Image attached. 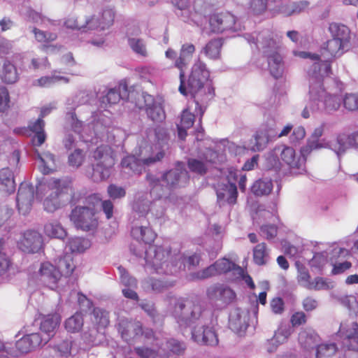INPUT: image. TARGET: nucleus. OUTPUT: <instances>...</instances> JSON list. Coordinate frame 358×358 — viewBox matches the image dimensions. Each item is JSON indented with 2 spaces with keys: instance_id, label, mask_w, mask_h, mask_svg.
<instances>
[{
  "instance_id": "1",
  "label": "nucleus",
  "mask_w": 358,
  "mask_h": 358,
  "mask_svg": "<svg viewBox=\"0 0 358 358\" xmlns=\"http://www.w3.org/2000/svg\"><path fill=\"white\" fill-rule=\"evenodd\" d=\"M210 71L206 64L198 59L192 66L188 76L186 89L196 104V110L199 112L200 121L205 113L206 105L215 96V89L211 83H207Z\"/></svg>"
},
{
  "instance_id": "2",
  "label": "nucleus",
  "mask_w": 358,
  "mask_h": 358,
  "mask_svg": "<svg viewBox=\"0 0 358 358\" xmlns=\"http://www.w3.org/2000/svg\"><path fill=\"white\" fill-rule=\"evenodd\" d=\"M45 185L51 193L45 199L43 206L46 211L54 212L60 208L64 201H71L75 191L70 179H57L52 178Z\"/></svg>"
},
{
  "instance_id": "3",
  "label": "nucleus",
  "mask_w": 358,
  "mask_h": 358,
  "mask_svg": "<svg viewBox=\"0 0 358 358\" xmlns=\"http://www.w3.org/2000/svg\"><path fill=\"white\" fill-rule=\"evenodd\" d=\"M172 301L171 315L180 325L189 326L200 318L203 309L198 300L180 297L171 299L170 303H172Z\"/></svg>"
},
{
  "instance_id": "4",
  "label": "nucleus",
  "mask_w": 358,
  "mask_h": 358,
  "mask_svg": "<svg viewBox=\"0 0 358 358\" xmlns=\"http://www.w3.org/2000/svg\"><path fill=\"white\" fill-rule=\"evenodd\" d=\"M92 157L96 162L93 166L92 177L100 180L108 178L110 175V169L115 162L114 150L108 145H101L93 152Z\"/></svg>"
},
{
  "instance_id": "5",
  "label": "nucleus",
  "mask_w": 358,
  "mask_h": 358,
  "mask_svg": "<svg viewBox=\"0 0 358 358\" xmlns=\"http://www.w3.org/2000/svg\"><path fill=\"white\" fill-rule=\"evenodd\" d=\"M70 220L76 228L84 231L95 230L99 224L98 218L96 217V210L92 206H77L72 209L69 215Z\"/></svg>"
},
{
  "instance_id": "6",
  "label": "nucleus",
  "mask_w": 358,
  "mask_h": 358,
  "mask_svg": "<svg viewBox=\"0 0 358 358\" xmlns=\"http://www.w3.org/2000/svg\"><path fill=\"white\" fill-rule=\"evenodd\" d=\"M257 41L262 45L264 53L268 59L271 73L275 78L280 77L282 73V58L276 51L275 41L271 37L266 38L262 34H259Z\"/></svg>"
},
{
  "instance_id": "7",
  "label": "nucleus",
  "mask_w": 358,
  "mask_h": 358,
  "mask_svg": "<svg viewBox=\"0 0 358 358\" xmlns=\"http://www.w3.org/2000/svg\"><path fill=\"white\" fill-rule=\"evenodd\" d=\"M310 94L312 102L322 101L324 110L327 113L337 110L341 106V98L337 95L327 94L323 87L316 88L313 84L310 85Z\"/></svg>"
},
{
  "instance_id": "8",
  "label": "nucleus",
  "mask_w": 358,
  "mask_h": 358,
  "mask_svg": "<svg viewBox=\"0 0 358 358\" xmlns=\"http://www.w3.org/2000/svg\"><path fill=\"white\" fill-rule=\"evenodd\" d=\"M278 146L281 160L288 166L291 172L300 173L305 170L304 160L296 155L294 148L284 145Z\"/></svg>"
},
{
  "instance_id": "9",
  "label": "nucleus",
  "mask_w": 358,
  "mask_h": 358,
  "mask_svg": "<svg viewBox=\"0 0 358 358\" xmlns=\"http://www.w3.org/2000/svg\"><path fill=\"white\" fill-rule=\"evenodd\" d=\"M38 273L40 280L45 286L53 290L58 287V283L62 278V273L57 269V266L48 262H43L41 264Z\"/></svg>"
},
{
  "instance_id": "10",
  "label": "nucleus",
  "mask_w": 358,
  "mask_h": 358,
  "mask_svg": "<svg viewBox=\"0 0 358 358\" xmlns=\"http://www.w3.org/2000/svg\"><path fill=\"white\" fill-rule=\"evenodd\" d=\"M34 198V186L27 182H22L17 194V206L20 213L26 215L31 210Z\"/></svg>"
},
{
  "instance_id": "11",
  "label": "nucleus",
  "mask_w": 358,
  "mask_h": 358,
  "mask_svg": "<svg viewBox=\"0 0 358 358\" xmlns=\"http://www.w3.org/2000/svg\"><path fill=\"white\" fill-rule=\"evenodd\" d=\"M117 328L122 338L127 342H129L143 334V327L140 322L126 317L118 319Z\"/></svg>"
},
{
  "instance_id": "12",
  "label": "nucleus",
  "mask_w": 358,
  "mask_h": 358,
  "mask_svg": "<svg viewBox=\"0 0 358 358\" xmlns=\"http://www.w3.org/2000/svg\"><path fill=\"white\" fill-rule=\"evenodd\" d=\"M217 201L220 206L237 203L238 189L234 182L222 183L216 189Z\"/></svg>"
},
{
  "instance_id": "13",
  "label": "nucleus",
  "mask_w": 358,
  "mask_h": 358,
  "mask_svg": "<svg viewBox=\"0 0 358 358\" xmlns=\"http://www.w3.org/2000/svg\"><path fill=\"white\" fill-rule=\"evenodd\" d=\"M339 333L343 339V345L349 350H358V324L341 323Z\"/></svg>"
},
{
  "instance_id": "14",
  "label": "nucleus",
  "mask_w": 358,
  "mask_h": 358,
  "mask_svg": "<svg viewBox=\"0 0 358 358\" xmlns=\"http://www.w3.org/2000/svg\"><path fill=\"white\" fill-rule=\"evenodd\" d=\"M165 155L163 150L159 151L154 156H150L144 158L142 160L136 159L134 156H127L124 157L121 162V165L123 168H127L132 171L140 173L142 171L141 164L146 166L155 164L157 162L161 161Z\"/></svg>"
},
{
  "instance_id": "15",
  "label": "nucleus",
  "mask_w": 358,
  "mask_h": 358,
  "mask_svg": "<svg viewBox=\"0 0 358 358\" xmlns=\"http://www.w3.org/2000/svg\"><path fill=\"white\" fill-rule=\"evenodd\" d=\"M43 245L42 236L34 230L26 231L18 243L19 248L24 252H38Z\"/></svg>"
},
{
  "instance_id": "16",
  "label": "nucleus",
  "mask_w": 358,
  "mask_h": 358,
  "mask_svg": "<svg viewBox=\"0 0 358 358\" xmlns=\"http://www.w3.org/2000/svg\"><path fill=\"white\" fill-rule=\"evenodd\" d=\"M235 22V16L229 12L215 13L209 20L210 30L215 33H222L233 29Z\"/></svg>"
},
{
  "instance_id": "17",
  "label": "nucleus",
  "mask_w": 358,
  "mask_h": 358,
  "mask_svg": "<svg viewBox=\"0 0 358 358\" xmlns=\"http://www.w3.org/2000/svg\"><path fill=\"white\" fill-rule=\"evenodd\" d=\"M189 176L185 170L171 169L166 172L162 178L168 189L185 186L189 181Z\"/></svg>"
},
{
  "instance_id": "18",
  "label": "nucleus",
  "mask_w": 358,
  "mask_h": 358,
  "mask_svg": "<svg viewBox=\"0 0 358 358\" xmlns=\"http://www.w3.org/2000/svg\"><path fill=\"white\" fill-rule=\"evenodd\" d=\"M47 113V109L42 110L38 118L31 122L28 125L29 131L34 134L31 138V142L34 146H41L46 140V134L44 129L45 122L43 119Z\"/></svg>"
},
{
  "instance_id": "19",
  "label": "nucleus",
  "mask_w": 358,
  "mask_h": 358,
  "mask_svg": "<svg viewBox=\"0 0 358 358\" xmlns=\"http://www.w3.org/2000/svg\"><path fill=\"white\" fill-rule=\"evenodd\" d=\"M192 337L197 343L210 346H216L219 342L215 331L213 327H209L194 328Z\"/></svg>"
},
{
  "instance_id": "20",
  "label": "nucleus",
  "mask_w": 358,
  "mask_h": 358,
  "mask_svg": "<svg viewBox=\"0 0 358 358\" xmlns=\"http://www.w3.org/2000/svg\"><path fill=\"white\" fill-rule=\"evenodd\" d=\"M332 60L325 59V60L315 63L313 65V72L310 75V85L313 84L316 88L323 87V78L329 76L331 74V63Z\"/></svg>"
},
{
  "instance_id": "21",
  "label": "nucleus",
  "mask_w": 358,
  "mask_h": 358,
  "mask_svg": "<svg viewBox=\"0 0 358 358\" xmlns=\"http://www.w3.org/2000/svg\"><path fill=\"white\" fill-rule=\"evenodd\" d=\"M43 337L39 333H33L22 337L16 341L15 348L19 353H28L39 346L44 345Z\"/></svg>"
},
{
  "instance_id": "22",
  "label": "nucleus",
  "mask_w": 358,
  "mask_h": 358,
  "mask_svg": "<svg viewBox=\"0 0 358 358\" xmlns=\"http://www.w3.org/2000/svg\"><path fill=\"white\" fill-rule=\"evenodd\" d=\"M61 322V317L57 313L49 314L43 317L41 325V331L45 334L43 337V343L46 344L55 334L56 329L59 327Z\"/></svg>"
},
{
  "instance_id": "23",
  "label": "nucleus",
  "mask_w": 358,
  "mask_h": 358,
  "mask_svg": "<svg viewBox=\"0 0 358 358\" xmlns=\"http://www.w3.org/2000/svg\"><path fill=\"white\" fill-rule=\"evenodd\" d=\"M19 79L17 66L13 61L4 58L0 61V80L2 83L10 85Z\"/></svg>"
},
{
  "instance_id": "24",
  "label": "nucleus",
  "mask_w": 358,
  "mask_h": 358,
  "mask_svg": "<svg viewBox=\"0 0 358 358\" xmlns=\"http://www.w3.org/2000/svg\"><path fill=\"white\" fill-rule=\"evenodd\" d=\"M129 97V90L125 82H121L119 85L108 90L106 96L102 97L101 103L104 104H115L120 99H127Z\"/></svg>"
},
{
  "instance_id": "25",
  "label": "nucleus",
  "mask_w": 358,
  "mask_h": 358,
  "mask_svg": "<svg viewBox=\"0 0 358 358\" xmlns=\"http://www.w3.org/2000/svg\"><path fill=\"white\" fill-rule=\"evenodd\" d=\"M145 259L148 263L151 264L157 269L168 267L169 265L166 259L165 250L162 247H150L145 252Z\"/></svg>"
},
{
  "instance_id": "26",
  "label": "nucleus",
  "mask_w": 358,
  "mask_h": 358,
  "mask_svg": "<svg viewBox=\"0 0 358 358\" xmlns=\"http://www.w3.org/2000/svg\"><path fill=\"white\" fill-rule=\"evenodd\" d=\"M347 44L332 38L324 43L321 50V55L324 59H334L343 53V49Z\"/></svg>"
},
{
  "instance_id": "27",
  "label": "nucleus",
  "mask_w": 358,
  "mask_h": 358,
  "mask_svg": "<svg viewBox=\"0 0 358 358\" xmlns=\"http://www.w3.org/2000/svg\"><path fill=\"white\" fill-rule=\"evenodd\" d=\"M129 97L127 99L130 100L139 109H144L154 103V96L142 91H129Z\"/></svg>"
},
{
  "instance_id": "28",
  "label": "nucleus",
  "mask_w": 358,
  "mask_h": 358,
  "mask_svg": "<svg viewBox=\"0 0 358 358\" xmlns=\"http://www.w3.org/2000/svg\"><path fill=\"white\" fill-rule=\"evenodd\" d=\"M131 233L134 238L148 245L152 244L157 237V234L149 226L134 227Z\"/></svg>"
},
{
  "instance_id": "29",
  "label": "nucleus",
  "mask_w": 358,
  "mask_h": 358,
  "mask_svg": "<svg viewBox=\"0 0 358 358\" xmlns=\"http://www.w3.org/2000/svg\"><path fill=\"white\" fill-rule=\"evenodd\" d=\"M15 189L13 173L8 168L0 171V191L10 194Z\"/></svg>"
},
{
  "instance_id": "30",
  "label": "nucleus",
  "mask_w": 358,
  "mask_h": 358,
  "mask_svg": "<svg viewBox=\"0 0 358 358\" xmlns=\"http://www.w3.org/2000/svg\"><path fill=\"white\" fill-rule=\"evenodd\" d=\"M87 203L94 207L95 204L101 202V210L106 215V219L110 220L113 217L114 204L110 199L101 201V197L98 194H93L87 196Z\"/></svg>"
},
{
  "instance_id": "31",
  "label": "nucleus",
  "mask_w": 358,
  "mask_h": 358,
  "mask_svg": "<svg viewBox=\"0 0 358 358\" xmlns=\"http://www.w3.org/2000/svg\"><path fill=\"white\" fill-rule=\"evenodd\" d=\"M328 29L333 38L346 43H349L350 31L346 25L341 23L332 22L329 24Z\"/></svg>"
},
{
  "instance_id": "32",
  "label": "nucleus",
  "mask_w": 358,
  "mask_h": 358,
  "mask_svg": "<svg viewBox=\"0 0 358 358\" xmlns=\"http://www.w3.org/2000/svg\"><path fill=\"white\" fill-rule=\"evenodd\" d=\"M92 323L97 330L105 329L110 324L109 312L96 307L92 310Z\"/></svg>"
},
{
  "instance_id": "33",
  "label": "nucleus",
  "mask_w": 358,
  "mask_h": 358,
  "mask_svg": "<svg viewBox=\"0 0 358 358\" xmlns=\"http://www.w3.org/2000/svg\"><path fill=\"white\" fill-rule=\"evenodd\" d=\"M269 258V248L266 243L262 242L256 245L252 249V260L257 266L265 265Z\"/></svg>"
},
{
  "instance_id": "34",
  "label": "nucleus",
  "mask_w": 358,
  "mask_h": 358,
  "mask_svg": "<svg viewBox=\"0 0 358 358\" xmlns=\"http://www.w3.org/2000/svg\"><path fill=\"white\" fill-rule=\"evenodd\" d=\"M190 59L187 58L182 55L180 53V56L175 61V66L180 70V85L178 87L179 92L184 95L187 96V90L186 89L185 85V76L184 69L186 68L187 64H189Z\"/></svg>"
},
{
  "instance_id": "35",
  "label": "nucleus",
  "mask_w": 358,
  "mask_h": 358,
  "mask_svg": "<svg viewBox=\"0 0 358 358\" xmlns=\"http://www.w3.org/2000/svg\"><path fill=\"white\" fill-rule=\"evenodd\" d=\"M32 31L34 34L36 40L39 43H44L43 45V50L48 51L49 48L55 50L57 48L56 45H46V43L54 41L57 39V36L56 34L44 31L36 27L33 29Z\"/></svg>"
},
{
  "instance_id": "36",
  "label": "nucleus",
  "mask_w": 358,
  "mask_h": 358,
  "mask_svg": "<svg viewBox=\"0 0 358 358\" xmlns=\"http://www.w3.org/2000/svg\"><path fill=\"white\" fill-rule=\"evenodd\" d=\"M213 291L215 294L217 296L219 300H220L225 305H228L234 303L236 299V294L235 292L224 285L215 286L213 287Z\"/></svg>"
},
{
  "instance_id": "37",
  "label": "nucleus",
  "mask_w": 358,
  "mask_h": 358,
  "mask_svg": "<svg viewBox=\"0 0 358 358\" xmlns=\"http://www.w3.org/2000/svg\"><path fill=\"white\" fill-rule=\"evenodd\" d=\"M84 324L83 315L80 312H76L72 316L66 320L64 322L65 329L69 333H78L82 330Z\"/></svg>"
},
{
  "instance_id": "38",
  "label": "nucleus",
  "mask_w": 358,
  "mask_h": 358,
  "mask_svg": "<svg viewBox=\"0 0 358 358\" xmlns=\"http://www.w3.org/2000/svg\"><path fill=\"white\" fill-rule=\"evenodd\" d=\"M216 275L227 273L233 270H237L239 273H243V268L227 258L217 260L213 264Z\"/></svg>"
},
{
  "instance_id": "39",
  "label": "nucleus",
  "mask_w": 358,
  "mask_h": 358,
  "mask_svg": "<svg viewBox=\"0 0 358 358\" xmlns=\"http://www.w3.org/2000/svg\"><path fill=\"white\" fill-rule=\"evenodd\" d=\"M331 147L338 155L344 153L351 148L350 134H338L336 139L331 142Z\"/></svg>"
},
{
  "instance_id": "40",
  "label": "nucleus",
  "mask_w": 358,
  "mask_h": 358,
  "mask_svg": "<svg viewBox=\"0 0 358 358\" xmlns=\"http://www.w3.org/2000/svg\"><path fill=\"white\" fill-rule=\"evenodd\" d=\"M57 264V268L62 273V276L66 277L70 276L76 268L73 257L70 254H66L60 257Z\"/></svg>"
},
{
  "instance_id": "41",
  "label": "nucleus",
  "mask_w": 358,
  "mask_h": 358,
  "mask_svg": "<svg viewBox=\"0 0 358 358\" xmlns=\"http://www.w3.org/2000/svg\"><path fill=\"white\" fill-rule=\"evenodd\" d=\"M268 143V136L263 131H257L250 140V149L254 152L263 150Z\"/></svg>"
},
{
  "instance_id": "42",
  "label": "nucleus",
  "mask_w": 358,
  "mask_h": 358,
  "mask_svg": "<svg viewBox=\"0 0 358 358\" xmlns=\"http://www.w3.org/2000/svg\"><path fill=\"white\" fill-rule=\"evenodd\" d=\"M45 234L50 237L63 239L66 236L65 229L58 222H50L44 226Z\"/></svg>"
},
{
  "instance_id": "43",
  "label": "nucleus",
  "mask_w": 358,
  "mask_h": 358,
  "mask_svg": "<svg viewBox=\"0 0 358 358\" xmlns=\"http://www.w3.org/2000/svg\"><path fill=\"white\" fill-rule=\"evenodd\" d=\"M273 189V183L271 180H257L251 187V192L256 196L267 195Z\"/></svg>"
},
{
  "instance_id": "44",
  "label": "nucleus",
  "mask_w": 358,
  "mask_h": 358,
  "mask_svg": "<svg viewBox=\"0 0 358 358\" xmlns=\"http://www.w3.org/2000/svg\"><path fill=\"white\" fill-rule=\"evenodd\" d=\"M222 44V38L213 39L204 47V53L210 59H217L220 55Z\"/></svg>"
},
{
  "instance_id": "45",
  "label": "nucleus",
  "mask_w": 358,
  "mask_h": 358,
  "mask_svg": "<svg viewBox=\"0 0 358 358\" xmlns=\"http://www.w3.org/2000/svg\"><path fill=\"white\" fill-rule=\"evenodd\" d=\"M279 148L275 146L273 150L269 151L265 159V167L268 170H280L281 168V162L279 159Z\"/></svg>"
},
{
  "instance_id": "46",
  "label": "nucleus",
  "mask_w": 358,
  "mask_h": 358,
  "mask_svg": "<svg viewBox=\"0 0 358 358\" xmlns=\"http://www.w3.org/2000/svg\"><path fill=\"white\" fill-rule=\"evenodd\" d=\"M148 117L153 122H160L165 119V113L163 108L159 106L154 99V103L145 108Z\"/></svg>"
},
{
  "instance_id": "47",
  "label": "nucleus",
  "mask_w": 358,
  "mask_h": 358,
  "mask_svg": "<svg viewBox=\"0 0 358 358\" xmlns=\"http://www.w3.org/2000/svg\"><path fill=\"white\" fill-rule=\"evenodd\" d=\"M115 13L111 8L103 9L98 14L101 30L108 29L113 24Z\"/></svg>"
},
{
  "instance_id": "48",
  "label": "nucleus",
  "mask_w": 358,
  "mask_h": 358,
  "mask_svg": "<svg viewBox=\"0 0 358 358\" xmlns=\"http://www.w3.org/2000/svg\"><path fill=\"white\" fill-rule=\"evenodd\" d=\"M337 351L336 345L322 344L317 346L316 350V358H332Z\"/></svg>"
},
{
  "instance_id": "49",
  "label": "nucleus",
  "mask_w": 358,
  "mask_h": 358,
  "mask_svg": "<svg viewBox=\"0 0 358 358\" xmlns=\"http://www.w3.org/2000/svg\"><path fill=\"white\" fill-rule=\"evenodd\" d=\"M61 80H64L65 83L69 82V79L66 77L52 75L51 76H43L36 80L34 83V85L46 87Z\"/></svg>"
},
{
  "instance_id": "50",
  "label": "nucleus",
  "mask_w": 358,
  "mask_h": 358,
  "mask_svg": "<svg viewBox=\"0 0 358 358\" xmlns=\"http://www.w3.org/2000/svg\"><path fill=\"white\" fill-rule=\"evenodd\" d=\"M128 43L135 53L145 57L148 56L146 45L143 39L129 38Z\"/></svg>"
},
{
  "instance_id": "51",
  "label": "nucleus",
  "mask_w": 358,
  "mask_h": 358,
  "mask_svg": "<svg viewBox=\"0 0 358 358\" xmlns=\"http://www.w3.org/2000/svg\"><path fill=\"white\" fill-rule=\"evenodd\" d=\"M89 245L88 240L80 237L73 238L69 241V248L73 252H83Z\"/></svg>"
},
{
  "instance_id": "52",
  "label": "nucleus",
  "mask_w": 358,
  "mask_h": 358,
  "mask_svg": "<svg viewBox=\"0 0 358 358\" xmlns=\"http://www.w3.org/2000/svg\"><path fill=\"white\" fill-rule=\"evenodd\" d=\"M343 106L349 111L358 110V92L346 94L343 99Z\"/></svg>"
},
{
  "instance_id": "53",
  "label": "nucleus",
  "mask_w": 358,
  "mask_h": 358,
  "mask_svg": "<svg viewBox=\"0 0 358 358\" xmlns=\"http://www.w3.org/2000/svg\"><path fill=\"white\" fill-rule=\"evenodd\" d=\"M72 342L69 340H64L56 344L53 348L56 353L61 357H68L71 355Z\"/></svg>"
},
{
  "instance_id": "54",
  "label": "nucleus",
  "mask_w": 358,
  "mask_h": 358,
  "mask_svg": "<svg viewBox=\"0 0 358 358\" xmlns=\"http://www.w3.org/2000/svg\"><path fill=\"white\" fill-rule=\"evenodd\" d=\"M83 31L101 29V24L98 15L85 16L83 17Z\"/></svg>"
},
{
  "instance_id": "55",
  "label": "nucleus",
  "mask_w": 358,
  "mask_h": 358,
  "mask_svg": "<svg viewBox=\"0 0 358 358\" xmlns=\"http://www.w3.org/2000/svg\"><path fill=\"white\" fill-rule=\"evenodd\" d=\"M187 166L192 172L204 175L207 172V167L205 164L196 159H189L187 161Z\"/></svg>"
},
{
  "instance_id": "56",
  "label": "nucleus",
  "mask_w": 358,
  "mask_h": 358,
  "mask_svg": "<svg viewBox=\"0 0 358 358\" xmlns=\"http://www.w3.org/2000/svg\"><path fill=\"white\" fill-rule=\"evenodd\" d=\"M118 271L120 276V280L121 282L127 286V287H136L137 285V281L136 280L131 277L127 271L122 267V266H120L118 268Z\"/></svg>"
},
{
  "instance_id": "57",
  "label": "nucleus",
  "mask_w": 358,
  "mask_h": 358,
  "mask_svg": "<svg viewBox=\"0 0 358 358\" xmlns=\"http://www.w3.org/2000/svg\"><path fill=\"white\" fill-rule=\"evenodd\" d=\"M166 345L167 349L176 355H182L185 350V344L174 338L168 340Z\"/></svg>"
},
{
  "instance_id": "58",
  "label": "nucleus",
  "mask_w": 358,
  "mask_h": 358,
  "mask_svg": "<svg viewBox=\"0 0 358 358\" xmlns=\"http://www.w3.org/2000/svg\"><path fill=\"white\" fill-rule=\"evenodd\" d=\"M41 162V171L43 174H48L52 171V168L50 163L55 164V157L50 153L45 154L44 157L38 155Z\"/></svg>"
},
{
  "instance_id": "59",
  "label": "nucleus",
  "mask_w": 358,
  "mask_h": 358,
  "mask_svg": "<svg viewBox=\"0 0 358 358\" xmlns=\"http://www.w3.org/2000/svg\"><path fill=\"white\" fill-rule=\"evenodd\" d=\"M278 234V227L275 224H268L261 226L260 235L267 240L274 238Z\"/></svg>"
},
{
  "instance_id": "60",
  "label": "nucleus",
  "mask_w": 358,
  "mask_h": 358,
  "mask_svg": "<svg viewBox=\"0 0 358 358\" xmlns=\"http://www.w3.org/2000/svg\"><path fill=\"white\" fill-rule=\"evenodd\" d=\"M330 288L329 282L326 279L322 277H317L308 284L307 289L309 290H321L328 289Z\"/></svg>"
},
{
  "instance_id": "61",
  "label": "nucleus",
  "mask_w": 358,
  "mask_h": 358,
  "mask_svg": "<svg viewBox=\"0 0 358 358\" xmlns=\"http://www.w3.org/2000/svg\"><path fill=\"white\" fill-rule=\"evenodd\" d=\"M107 193L110 199L115 200L124 197L126 195V190L122 187L110 184L107 188Z\"/></svg>"
},
{
  "instance_id": "62",
  "label": "nucleus",
  "mask_w": 358,
  "mask_h": 358,
  "mask_svg": "<svg viewBox=\"0 0 358 358\" xmlns=\"http://www.w3.org/2000/svg\"><path fill=\"white\" fill-rule=\"evenodd\" d=\"M268 0H251L250 8L254 15H260L264 13L267 8Z\"/></svg>"
},
{
  "instance_id": "63",
  "label": "nucleus",
  "mask_w": 358,
  "mask_h": 358,
  "mask_svg": "<svg viewBox=\"0 0 358 358\" xmlns=\"http://www.w3.org/2000/svg\"><path fill=\"white\" fill-rule=\"evenodd\" d=\"M195 121V116L193 113H192L188 109H185L182 110L180 115V124L182 127L186 129L191 128Z\"/></svg>"
},
{
  "instance_id": "64",
  "label": "nucleus",
  "mask_w": 358,
  "mask_h": 358,
  "mask_svg": "<svg viewBox=\"0 0 358 358\" xmlns=\"http://www.w3.org/2000/svg\"><path fill=\"white\" fill-rule=\"evenodd\" d=\"M64 24L67 29L83 31V20H81L74 15H70L66 17Z\"/></svg>"
}]
</instances>
